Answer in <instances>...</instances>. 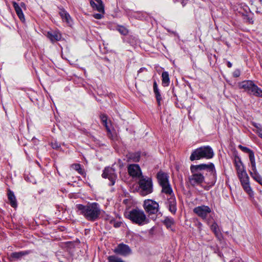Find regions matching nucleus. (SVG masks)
<instances>
[{
	"label": "nucleus",
	"mask_w": 262,
	"mask_h": 262,
	"mask_svg": "<svg viewBox=\"0 0 262 262\" xmlns=\"http://www.w3.org/2000/svg\"><path fill=\"white\" fill-rule=\"evenodd\" d=\"M205 170L210 172L212 175L213 180L211 182V185L214 184L216 171L213 164L210 163L208 164H202L197 165H191L190 166V171L192 175L189 177V181L191 185H199L204 182L205 180L204 171Z\"/></svg>",
	"instance_id": "f257e3e1"
},
{
	"label": "nucleus",
	"mask_w": 262,
	"mask_h": 262,
	"mask_svg": "<svg viewBox=\"0 0 262 262\" xmlns=\"http://www.w3.org/2000/svg\"><path fill=\"white\" fill-rule=\"evenodd\" d=\"M76 208L80 212V214L83 215L86 220L90 221L96 220L101 212L99 205L97 203H92L86 205L78 204Z\"/></svg>",
	"instance_id": "f03ea898"
},
{
	"label": "nucleus",
	"mask_w": 262,
	"mask_h": 262,
	"mask_svg": "<svg viewBox=\"0 0 262 262\" xmlns=\"http://www.w3.org/2000/svg\"><path fill=\"white\" fill-rule=\"evenodd\" d=\"M125 216L134 223L139 225H143L148 223L149 222L144 212L139 209H134L129 211L126 212Z\"/></svg>",
	"instance_id": "7ed1b4c3"
},
{
	"label": "nucleus",
	"mask_w": 262,
	"mask_h": 262,
	"mask_svg": "<svg viewBox=\"0 0 262 262\" xmlns=\"http://www.w3.org/2000/svg\"><path fill=\"white\" fill-rule=\"evenodd\" d=\"M214 156L212 149L209 146H202L194 150L191 154L190 160L194 161L202 158L207 159L212 158Z\"/></svg>",
	"instance_id": "20e7f679"
},
{
	"label": "nucleus",
	"mask_w": 262,
	"mask_h": 262,
	"mask_svg": "<svg viewBox=\"0 0 262 262\" xmlns=\"http://www.w3.org/2000/svg\"><path fill=\"white\" fill-rule=\"evenodd\" d=\"M239 89H243L250 95L262 97V90L255 85L252 81H244L238 83Z\"/></svg>",
	"instance_id": "39448f33"
},
{
	"label": "nucleus",
	"mask_w": 262,
	"mask_h": 262,
	"mask_svg": "<svg viewBox=\"0 0 262 262\" xmlns=\"http://www.w3.org/2000/svg\"><path fill=\"white\" fill-rule=\"evenodd\" d=\"M139 184L141 195L145 196L152 192V185L150 179L141 177L139 179Z\"/></svg>",
	"instance_id": "423d86ee"
},
{
	"label": "nucleus",
	"mask_w": 262,
	"mask_h": 262,
	"mask_svg": "<svg viewBox=\"0 0 262 262\" xmlns=\"http://www.w3.org/2000/svg\"><path fill=\"white\" fill-rule=\"evenodd\" d=\"M236 173L244 190L246 191L250 196L253 195V192L250 187L249 178L246 169L243 170V171L242 170L241 171H238Z\"/></svg>",
	"instance_id": "0eeeda50"
},
{
	"label": "nucleus",
	"mask_w": 262,
	"mask_h": 262,
	"mask_svg": "<svg viewBox=\"0 0 262 262\" xmlns=\"http://www.w3.org/2000/svg\"><path fill=\"white\" fill-rule=\"evenodd\" d=\"M143 208L149 215L156 214L159 209V205L152 200H146L144 201Z\"/></svg>",
	"instance_id": "6e6552de"
},
{
	"label": "nucleus",
	"mask_w": 262,
	"mask_h": 262,
	"mask_svg": "<svg viewBox=\"0 0 262 262\" xmlns=\"http://www.w3.org/2000/svg\"><path fill=\"white\" fill-rule=\"evenodd\" d=\"M193 212L203 220H206L211 212V209L208 206L202 205L195 207Z\"/></svg>",
	"instance_id": "1a4fd4ad"
},
{
	"label": "nucleus",
	"mask_w": 262,
	"mask_h": 262,
	"mask_svg": "<svg viewBox=\"0 0 262 262\" xmlns=\"http://www.w3.org/2000/svg\"><path fill=\"white\" fill-rule=\"evenodd\" d=\"M249 173L251 177L255 181L262 185V177L257 171L255 160L250 162V169L249 170Z\"/></svg>",
	"instance_id": "9d476101"
},
{
	"label": "nucleus",
	"mask_w": 262,
	"mask_h": 262,
	"mask_svg": "<svg viewBox=\"0 0 262 262\" xmlns=\"http://www.w3.org/2000/svg\"><path fill=\"white\" fill-rule=\"evenodd\" d=\"M102 176L104 178H107L110 181V185H114L117 177L115 172L114 169L111 167L105 168L103 171Z\"/></svg>",
	"instance_id": "9b49d317"
},
{
	"label": "nucleus",
	"mask_w": 262,
	"mask_h": 262,
	"mask_svg": "<svg viewBox=\"0 0 262 262\" xmlns=\"http://www.w3.org/2000/svg\"><path fill=\"white\" fill-rule=\"evenodd\" d=\"M128 172L130 176L139 179L143 177L139 166L137 164H130L128 167Z\"/></svg>",
	"instance_id": "f8f14e48"
},
{
	"label": "nucleus",
	"mask_w": 262,
	"mask_h": 262,
	"mask_svg": "<svg viewBox=\"0 0 262 262\" xmlns=\"http://www.w3.org/2000/svg\"><path fill=\"white\" fill-rule=\"evenodd\" d=\"M100 119L102 123L105 126L106 129L107 130V136L112 139H114L116 137V133L114 130H112L111 129L110 127L108 125V123L107 122V117L104 115L102 114L100 115Z\"/></svg>",
	"instance_id": "ddd939ff"
},
{
	"label": "nucleus",
	"mask_w": 262,
	"mask_h": 262,
	"mask_svg": "<svg viewBox=\"0 0 262 262\" xmlns=\"http://www.w3.org/2000/svg\"><path fill=\"white\" fill-rule=\"evenodd\" d=\"M47 37L52 42H55L59 41L61 38V34L57 31H51L47 33Z\"/></svg>",
	"instance_id": "4468645a"
},
{
	"label": "nucleus",
	"mask_w": 262,
	"mask_h": 262,
	"mask_svg": "<svg viewBox=\"0 0 262 262\" xmlns=\"http://www.w3.org/2000/svg\"><path fill=\"white\" fill-rule=\"evenodd\" d=\"M114 251L116 254L122 256H127L131 253V250L129 247H117Z\"/></svg>",
	"instance_id": "2eb2a0df"
},
{
	"label": "nucleus",
	"mask_w": 262,
	"mask_h": 262,
	"mask_svg": "<svg viewBox=\"0 0 262 262\" xmlns=\"http://www.w3.org/2000/svg\"><path fill=\"white\" fill-rule=\"evenodd\" d=\"M234 165L235 167L236 172L241 171L242 170L245 169V166L241 161V158L237 156H235L234 157Z\"/></svg>",
	"instance_id": "dca6fc26"
},
{
	"label": "nucleus",
	"mask_w": 262,
	"mask_h": 262,
	"mask_svg": "<svg viewBox=\"0 0 262 262\" xmlns=\"http://www.w3.org/2000/svg\"><path fill=\"white\" fill-rule=\"evenodd\" d=\"M167 204L168 205L169 210L172 213H175L177 210L176 201L173 196H170L167 200Z\"/></svg>",
	"instance_id": "f3484780"
},
{
	"label": "nucleus",
	"mask_w": 262,
	"mask_h": 262,
	"mask_svg": "<svg viewBox=\"0 0 262 262\" xmlns=\"http://www.w3.org/2000/svg\"><path fill=\"white\" fill-rule=\"evenodd\" d=\"M157 178L161 186L169 183L168 175L163 172H159L158 173Z\"/></svg>",
	"instance_id": "a211bd4d"
},
{
	"label": "nucleus",
	"mask_w": 262,
	"mask_h": 262,
	"mask_svg": "<svg viewBox=\"0 0 262 262\" xmlns=\"http://www.w3.org/2000/svg\"><path fill=\"white\" fill-rule=\"evenodd\" d=\"M59 14L63 21H65L70 25H71L72 21L71 17L70 14L64 9H60Z\"/></svg>",
	"instance_id": "6ab92c4d"
},
{
	"label": "nucleus",
	"mask_w": 262,
	"mask_h": 262,
	"mask_svg": "<svg viewBox=\"0 0 262 262\" xmlns=\"http://www.w3.org/2000/svg\"><path fill=\"white\" fill-rule=\"evenodd\" d=\"M238 148L243 152L248 154L250 162H252L255 160L254 154L252 150L241 145H238Z\"/></svg>",
	"instance_id": "aec40b11"
},
{
	"label": "nucleus",
	"mask_w": 262,
	"mask_h": 262,
	"mask_svg": "<svg viewBox=\"0 0 262 262\" xmlns=\"http://www.w3.org/2000/svg\"><path fill=\"white\" fill-rule=\"evenodd\" d=\"M90 5L94 10L98 11L99 13H104V5L103 3H96L94 1H91Z\"/></svg>",
	"instance_id": "412c9836"
},
{
	"label": "nucleus",
	"mask_w": 262,
	"mask_h": 262,
	"mask_svg": "<svg viewBox=\"0 0 262 262\" xmlns=\"http://www.w3.org/2000/svg\"><path fill=\"white\" fill-rule=\"evenodd\" d=\"M12 4L15 9V11L19 19L22 21H24V15L23 13V11L20 6L15 2H12Z\"/></svg>",
	"instance_id": "4be33fe9"
},
{
	"label": "nucleus",
	"mask_w": 262,
	"mask_h": 262,
	"mask_svg": "<svg viewBox=\"0 0 262 262\" xmlns=\"http://www.w3.org/2000/svg\"><path fill=\"white\" fill-rule=\"evenodd\" d=\"M8 198L11 206L13 208H16L17 206L16 198L13 192L10 190L8 191Z\"/></svg>",
	"instance_id": "5701e85b"
},
{
	"label": "nucleus",
	"mask_w": 262,
	"mask_h": 262,
	"mask_svg": "<svg viewBox=\"0 0 262 262\" xmlns=\"http://www.w3.org/2000/svg\"><path fill=\"white\" fill-rule=\"evenodd\" d=\"M128 162H137L139 161L140 159V155L138 152L136 153H129L126 155Z\"/></svg>",
	"instance_id": "b1692460"
},
{
	"label": "nucleus",
	"mask_w": 262,
	"mask_h": 262,
	"mask_svg": "<svg viewBox=\"0 0 262 262\" xmlns=\"http://www.w3.org/2000/svg\"><path fill=\"white\" fill-rule=\"evenodd\" d=\"M154 92L156 95V98L159 106L161 105V101L162 100V97L160 93L159 90L158 88V85L157 82L155 80L153 84Z\"/></svg>",
	"instance_id": "393cba45"
},
{
	"label": "nucleus",
	"mask_w": 262,
	"mask_h": 262,
	"mask_svg": "<svg viewBox=\"0 0 262 262\" xmlns=\"http://www.w3.org/2000/svg\"><path fill=\"white\" fill-rule=\"evenodd\" d=\"M210 228L211 230L214 233L215 235L217 237V238L219 240H221L222 239V234L219 229L217 224L214 222L211 225Z\"/></svg>",
	"instance_id": "a878e982"
},
{
	"label": "nucleus",
	"mask_w": 262,
	"mask_h": 262,
	"mask_svg": "<svg viewBox=\"0 0 262 262\" xmlns=\"http://www.w3.org/2000/svg\"><path fill=\"white\" fill-rule=\"evenodd\" d=\"M29 253L30 251L15 252L11 253V257L13 258L19 259L21 257L28 254Z\"/></svg>",
	"instance_id": "bb28decb"
},
{
	"label": "nucleus",
	"mask_w": 262,
	"mask_h": 262,
	"mask_svg": "<svg viewBox=\"0 0 262 262\" xmlns=\"http://www.w3.org/2000/svg\"><path fill=\"white\" fill-rule=\"evenodd\" d=\"M162 84L164 86H167L169 84V74L167 72H163L162 74Z\"/></svg>",
	"instance_id": "cd10ccee"
},
{
	"label": "nucleus",
	"mask_w": 262,
	"mask_h": 262,
	"mask_svg": "<svg viewBox=\"0 0 262 262\" xmlns=\"http://www.w3.org/2000/svg\"><path fill=\"white\" fill-rule=\"evenodd\" d=\"M161 186L162 187V191L163 193L172 196V190L169 183L166 184L162 185Z\"/></svg>",
	"instance_id": "c85d7f7f"
},
{
	"label": "nucleus",
	"mask_w": 262,
	"mask_h": 262,
	"mask_svg": "<svg viewBox=\"0 0 262 262\" xmlns=\"http://www.w3.org/2000/svg\"><path fill=\"white\" fill-rule=\"evenodd\" d=\"M71 168L78 172L81 174H84V170L81 168L80 165L79 164H74L71 165Z\"/></svg>",
	"instance_id": "c756f323"
},
{
	"label": "nucleus",
	"mask_w": 262,
	"mask_h": 262,
	"mask_svg": "<svg viewBox=\"0 0 262 262\" xmlns=\"http://www.w3.org/2000/svg\"><path fill=\"white\" fill-rule=\"evenodd\" d=\"M164 224L167 228H169L174 223V221L171 218L166 217L164 221Z\"/></svg>",
	"instance_id": "7c9ffc66"
},
{
	"label": "nucleus",
	"mask_w": 262,
	"mask_h": 262,
	"mask_svg": "<svg viewBox=\"0 0 262 262\" xmlns=\"http://www.w3.org/2000/svg\"><path fill=\"white\" fill-rule=\"evenodd\" d=\"M108 262H124L121 258L115 256H110L108 257Z\"/></svg>",
	"instance_id": "2f4dec72"
},
{
	"label": "nucleus",
	"mask_w": 262,
	"mask_h": 262,
	"mask_svg": "<svg viewBox=\"0 0 262 262\" xmlns=\"http://www.w3.org/2000/svg\"><path fill=\"white\" fill-rule=\"evenodd\" d=\"M117 30L122 35H125L128 33V30L123 26L119 27Z\"/></svg>",
	"instance_id": "473e14b6"
},
{
	"label": "nucleus",
	"mask_w": 262,
	"mask_h": 262,
	"mask_svg": "<svg viewBox=\"0 0 262 262\" xmlns=\"http://www.w3.org/2000/svg\"><path fill=\"white\" fill-rule=\"evenodd\" d=\"M256 133L258 134V136L262 139V128L258 127V126H256Z\"/></svg>",
	"instance_id": "72a5a7b5"
},
{
	"label": "nucleus",
	"mask_w": 262,
	"mask_h": 262,
	"mask_svg": "<svg viewBox=\"0 0 262 262\" xmlns=\"http://www.w3.org/2000/svg\"><path fill=\"white\" fill-rule=\"evenodd\" d=\"M103 14L104 13H102L94 14L93 17L96 19H100L102 18Z\"/></svg>",
	"instance_id": "f704fd0d"
},
{
	"label": "nucleus",
	"mask_w": 262,
	"mask_h": 262,
	"mask_svg": "<svg viewBox=\"0 0 262 262\" xmlns=\"http://www.w3.org/2000/svg\"><path fill=\"white\" fill-rule=\"evenodd\" d=\"M51 145H52V147H53V148H54V149H58L60 146V144L56 141L54 142H52L51 143Z\"/></svg>",
	"instance_id": "c9c22d12"
},
{
	"label": "nucleus",
	"mask_w": 262,
	"mask_h": 262,
	"mask_svg": "<svg viewBox=\"0 0 262 262\" xmlns=\"http://www.w3.org/2000/svg\"><path fill=\"white\" fill-rule=\"evenodd\" d=\"M121 224L122 223L121 222H115L114 223V226L116 228L119 227L121 226Z\"/></svg>",
	"instance_id": "e433bc0d"
},
{
	"label": "nucleus",
	"mask_w": 262,
	"mask_h": 262,
	"mask_svg": "<svg viewBox=\"0 0 262 262\" xmlns=\"http://www.w3.org/2000/svg\"><path fill=\"white\" fill-rule=\"evenodd\" d=\"M227 66L229 68H231L232 67V63L230 61H228Z\"/></svg>",
	"instance_id": "4c0bfd02"
},
{
	"label": "nucleus",
	"mask_w": 262,
	"mask_h": 262,
	"mask_svg": "<svg viewBox=\"0 0 262 262\" xmlns=\"http://www.w3.org/2000/svg\"><path fill=\"white\" fill-rule=\"evenodd\" d=\"M230 262H240V261L238 259H235L231 260Z\"/></svg>",
	"instance_id": "58836bf2"
},
{
	"label": "nucleus",
	"mask_w": 262,
	"mask_h": 262,
	"mask_svg": "<svg viewBox=\"0 0 262 262\" xmlns=\"http://www.w3.org/2000/svg\"><path fill=\"white\" fill-rule=\"evenodd\" d=\"M20 6L24 8H25L26 7V5H25V3H20Z\"/></svg>",
	"instance_id": "ea45409f"
},
{
	"label": "nucleus",
	"mask_w": 262,
	"mask_h": 262,
	"mask_svg": "<svg viewBox=\"0 0 262 262\" xmlns=\"http://www.w3.org/2000/svg\"><path fill=\"white\" fill-rule=\"evenodd\" d=\"M145 70V68H142L141 69H140V70H139L138 71V73H140V72H142L143 70Z\"/></svg>",
	"instance_id": "a19ab883"
},
{
	"label": "nucleus",
	"mask_w": 262,
	"mask_h": 262,
	"mask_svg": "<svg viewBox=\"0 0 262 262\" xmlns=\"http://www.w3.org/2000/svg\"><path fill=\"white\" fill-rule=\"evenodd\" d=\"M95 1L96 2V3H99V4L103 3L102 1L101 0H95Z\"/></svg>",
	"instance_id": "79ce46f5"
},
{
	"label": "nucleus",
	"mask_w": 262,
	"mask_h": 262,
	"mask_svg": "<svg viewBox=\"0 0 262 262\" xmlns=\"http://www.w3.org/2000/svg\"><path fill=\"white\" fill-rule=\"evenodd\" d=\"M118 246H126L125 245L123 244H119Z\"/></svg>",
	"instance_id": "37998d69"
},
{
	"label": "nucleus",
	"mask_w": 262,
	"mask_h": 262,
	"mask_svg": "<svg viewBox=\"0 0 262 262\" xmlns=\"http://www.w3.org/2000/svg\"><path fill=\"white\" fill-rule=\"evenodd\" d=\"M235 76L236 77H237V76H238V74H237V73H235Z\"/></svg>",
	"instance_id": "c03bdc74"
}]
</instances>
